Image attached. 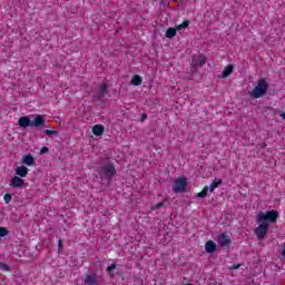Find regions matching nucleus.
Returning a JSON list of instances; mask_svg holds the SVG:
<instances>
[{"label":"nucleus","instance_id":"32","mask_svg":"<svg viewBox=\"0 0 285 285\" xmlns=\"http://www.w3.org/2000/svg\"><path fill=\"white\" fill-rule=\"evenodd\" d=\"M58 248H59V250H61V248H63V240H61V239L58 240Z\"/></svg>","mask_w":285,"mask_h":285},{"label":"nucleus","instance_id":"4","mask_svg":"<svg viewBox=\"0 0 285 285\" xmlns=\"http://www.w3.org/2000/svg\"><path fill=\"white\" fill-rule=\"evenodd\" d=\"M277 219H279V212L272 209L269 212H261L257 215V222L258 223H265V224H275V222H277Z\"/></svg>","mask_w":285,"mask_h":285},{"label":"nucleus","instance_id":"11","mask_svg":"<svg viewBox=\"0 0 285 285\" xmlns=\"http://www.w3.org/2000/svg\"><path fill=\"white\" fill-rule=\"evenodd\" d=\"M85 285H99V281H97V274H87L85 276Z\"/></svg>","mask_w":285,"mask_h":285},{"label":"nucleus","instance_id":"8","mask_svg":"<svg viewBox=\"0 0 285 285\" xmlns=\"http://www.w3.org/2000/svg\"><path fill=\"white\" fill-rule=\"evenodd\" d=\"M254 233L258 239H264L266 233H268V223H261Z\"/></svg>","mask_w":285,"mask_h":285},{"label":"nucleus","instance_id":"31","mask_svg":"<svg viewBox=\"0 0 285 285\" xmlns=\"http://www.w3.org/2000/svg\"><path fill=\"white\" fill-rule=\"evenodd\" d=\"M146 119H148V115L142 114L141 118H140L141 124H144V121H146Z\"/></svg>","mask_w":285,"mask_h":285},{"label":"nucleus","instance_id":"22","mask_svg":"<svg viewBox=\"0 0 285 285\" xmlns=\"http://www.w3.org/2000/svg\"><path fill=\"white\" fill-rule=\"evenodd\" d=\"M190 73L191 75H197V72H198V69L197 68H199L198 66H196V65H193V63H190Z\"/></svg>","mask_w":285,"mask_h":285},{"label":"nucleus","instance_id":"18","mask_svg":"<svg viewBox=\"0 0 285 285\" xmlns=\"http://www.w3.org/2000/svg\"><path fill=\"white\" fill-rule=\"evenodd\" d=\"M222 186V179L220 178H215L213 183L209 185L208 190L213 193L215 188H219Z\"/></svg>","mask_w":285,"mask_h":285},{"label":"nucleus","instance_id":"26","mask_svg":"<svg viewBox=\"0 0 285 285\" xmlns=\"http://www.w3.org/2000/svg\"><path fill=\"white\" fill-rule=\"evenodd\" d=\"M48 153H50V149L46 146H43L41 149H40V155H48Z\"/></svg>","mask_w":285,"mask_h":285},{"label":"nucleus","instance_id":"34","mask_svg":"<svg viewBox=\"0 0 285 285\" xmlns=\"http://www.w3.org/2000/svg\"><path fill=\"white\" fill-rule=\"evenodd\" d=\"M281 117H282V119H284V121H285V112H282V114H281Z\"/></svg>","mask_w":285,"mask_h":285},{"label":"nucleus","instance_id":"21","mask_svg":"<svg viewBox=\"0 0 285 285\" xmlns=\"http://www.w3.org/2000/svg\"><path fill=\"white\" fill-rule=\"evenodd\" d=\"M190 26V20H185L181 24L176 26V30H186Z\"/></svg>","mask_w":285,"mask_h":285},{"label":"nucleus","instance_id":"19","mask_svg":"<svg viewBox=\"0 0 285 285\" xmlns=\"http://www.w3.org/2000/svg\"><path fill=\"white\" fill-rule=\"evenodd\" d=\"M144 81V78H141V76L139 75H135L132 78H131V83L132 86H141V82Z\"/></svg>","mask_w":285,"mask_h":285},{"label":"nucleus","instance_id":"3","mask_svg":"<svg viewBox=\"0 0 285 285\" xmlns=\"http://www.w3.org/2000/svg\"><path fill=\"white\" fill-rule=\"evenodd\" d=\"M266 92H268V82L265 78H261L257 81V86L250 91L249 95L253 97V99H262Z\"/></svg>","mask_w":285,"mask_h":285},{"label":"nucleus","instance_id":"7","mask_svg":"<svg viewBox=\"0 0 285 285\" xmlns=\"http://www.w3.org/2000/svg\"><path fill=\"white\" fill-rule=\"evenodd\" d=\"M217 242H218V246H220V248H230V244H233L230 236L226 235L225 233L218 235Z\"/></svg>","mask_w":285,"mask_h":285},{"label":"nucleus","instance_id":"33","mask_svg":"<svg viewBox=\"0 0 285 285\" xmlns=\"http://www.w3.org/2000/svg\"><path fill=\"white\" fill-rule=\"evenodd\" d=\"M282 256H283V257H284V259H285V243H284V246H283Z\"/></svg>","mask_w":285,"mask_h":285},{"label":"nucleus","instance_id":"2","mask_svg":"<svg viewBox=\"0 0 285 285\" xmlns=\"http://www.w3.org/2000/svg\"><path fill=\"white\" fill-rule=\"evenodd\" d=\"M46 124V118L41 115H36L33 120H30L29 117H20L18 120V126L20 128H43Z\"/></svg>","mask_w":285,"mask_h":285},{"label":"nucleus","instance_id":"23","mask_svg":"<svg viewBox=\"0 0 285 285\" xmlns=\"http://www.w3.org/2000/svg\"><path fill=\"white\" fill-rule=\"evenodd\" d=\"M45 135H47L48 137H52V135H57V130H50V129H46Z\"/></svg>","mask_w":285,"mask_h":285},{"label":"nucleus","instance_id":"20","mask_svg":"<svg viewBox=\"0 0 285 285\" xmlns=\"http://www.w3.org/2000/svg\"><path fill=\"white\" fill-rule=\"evenodd\" d=\"M208 196V186H205L204 189L196 195L199 199H204V197Z\"/></svg>","mask_w":285,"mask_h":285},{"label":"nucleus","instance_id":"17","mask_svg":"<svg viewBox=\"0 0 285 285\" xmlns=\"http://www.w3.org/2000/svg\"><path fill=\"white\" fill-rule=\"evenodd\" d=\"M165 37L167 39H175V37H177V29L176 28H168L165 32Z\"/></svg>","mask_w":285,"mask_h":285},{"label":"nucleus","instance_id":"27","mask_svg":"<svg viewBox=\"0 0 285 285\" xmlns=\"http://www.w3.org/2000/svg\"><path fill=\"white\" fill-rule=\"evenodd\" d=\"M115 268H117V265L114 263V264H111L110 266H108V267L106 268V272H107V273H112V271H115Z\"/></svg>","mask_w":285,"mask_h":285},{"label":"nucleus","instance_id":"16","mask_svg":"<svg viewBox=\"0 0 285 285\" xmlns=\"http://www.w3.org/2000/svg\"><path fill=\"white\" fill-rule=\"evenodd\" d=\"M234 68L235 67L233 65H227L223 70V79H227V77H230V75H233Z\"/></svg>","mask_w":285,"mask_h":285},{"label":"nucleus","instance_id":"13","mask_svg":"<svg viewBox=\"0 0 285 285\" xmlns=\"http://www.w3.org/2000/svg\"><path fill=\"white\" fill-rule=\"evenodd\" d=\"M106 128L102 125H95L92 127V135H95L96 137H101V135H104Z\"/></svg>","mask_w":285,"mask_h":285},{"label":"nucleus","instance_id":"25","mask_svg":"<svg viewBox=\"0 0 285 285\" xmlns=\"http://www.w3.org/2000/svg\"><path fill=\"white\" fill-rule=\"evenodd\" d=\"M6 235H8V228L0 227V237H6Z\"/></svg>","mask_w":285,"mask_h":285},{"label":"nucleus","instance_id":"9","mask_svg":"<svg viewBox=\"0 0 285 285\" xmlns=\"http://www.w3.org/2000/svg\"><path fill=\"white\" fill-rule=\"evenodd\" d=\"M191 65L193 66H198V67L206 66L205 56L204 55H194L191 57Z\"/></svg>","mask_w":285,"mask_h":285},{"label":"nucleus","instance_id":"15","mask_svg":"<svg viewBox=\"0 0 285 285\" xmlns=\"http://www.w3.org/2000/svg\"><path fill=\"white\" fill-rule=\"evenodd\" d=\"M28 170H29L28 167L22 165L16 168V175L18 177H28Z\"/></svg>","mask_w":285,"mask_h":285},{"label":"nucleus","instance_id":"10","mask_svg":"<svg viewBox=\"0 0 285 285\" xmlns=\"http://www.w3.org/2000/svg\"><path fill=\"white\" fill-rule=\"evenodd\" d=\"M10 186L12 188H23V186H26V180H23L21 177L19 176H14L11 179Z\"/></svg>","mask_w":285,"mask_h":285},{"label":"nucleus","instance_id":"1","mask_svg":"<svg viewBox=\"0 0 285 285\" xmlns=\"http://www.w3.org/2000/svg\"><path fill=\"white\" fill-rule=\"evenodd\" d=\"M97 174L100 178L101 186L108 187L112 184V179L117 175V168H115V164L112 161L107 159L98 167Z\"/></svg>","mask_w":285,"mask_h":285},{"label":"nucleus","instance_id":"24","mask_svg":"<svg viewBox=\"0 0 285 285\" xmlns=\"http://www.w3.org/2000/svg\"><path fill=\"white\" fill-rule=\"evenodd\" d=\"M3 199H4L6 204H10V202H12V195L11 194H6L3 196Z\"/></svg>","mask_w":285,"mask_h":285},{"label":"nucleus","instance_id":"14","mask_svg":"<svg viewBox=\"0 0 285 285\" xmlns=\"http://www.w3.org/2000/svg\"><path fill=\"white\" fill-rule=\"evenodd\" d=\"M205 250H206V253H209V254L215 253V250H217V244H215V242H213V240H208L205 244Z\"/></svg>","mask_w":285,"mask_h":285},{"label":"nucleus","instance_id":"6","mask_svg":"<svg viewBox=\"0 0 285 285\" xmlns=\"http://www.w3.org/2000/svg\"><path fill=\"white\" fill-rule=\"evenodd\" d=\"M188 186V178L186 177H179L174 181V185L171 187L173 193L181 194L186 193V187Z\"/></svg>","mask_w":285,"mask_h":285},{"label":"nucleus","instance_id":"29","mask_svg":"<svg viewBox=\"0 0 285 285\" xmlns=\"http://www.w3.org/2000/svg\"><path fill=\"white\" fill-rule=\"evenodd\" d=\"M0 268H1L2 271H10V265L0 263Z\"/></svg>","mask_w":285,"mask_h":285},{"label":"nucleus","instance_id":"12","mask_svg":"<svg viewBox=\"0 0 285 285\" xmlns=\"http://www.w3.org/2000/svg\"><path fill=\"white\" fill-rule=\"evenodd\" d=\"M22 164H24V166H35V164H36L35 156H32L31 154L23 155L22 156Z\"/></svg>","mask_w":285,"mask_h":285},{"label":"nucleus","instance_id":"5","mask_svg":"<svg viewBox=\"0 0 285 285\" xmlns=\"http://www.w3.org/2000/svg\"><path fill=\"white\" fill-rule=\"evenodd\" d=\"M108 95V85L100 83L97 88L91 89L90 96L97 101H101Z\"/></svg>","mask_w":285,"mask_h":285},{"label":"nucleus","instance_id":"30","mask_svg":"<svg viewBox=\"0 0 285 285\" xmlns=\"http://www.w3.org/2000/svg\"><path fill=\"white\" fill-rule=\"evenodd\" d=\"M155 208L156 210H159V208H164V202L156 204Z\"/></svg>","mask_w":285,"mask_h":285},{"label":"nucleus","instance_id":"28","mask_svg":"<svg viewBox=\"0 0 285 285\" xmlns=\"http://www.w3.org/2000/svg\"><path fill=\"white\" fill-rule=\"evenodd\" d=\"M239 268H242V264H234L229 267L230 271H237Z\"/></svg>","mask_w":285,"mask_h":285}]
</instances>
